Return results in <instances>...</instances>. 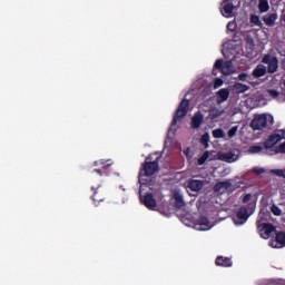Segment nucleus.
I'll use <instances>...</instances> for the list:
<instances>
[{"label":"nucleus","instance_id":"obj_1","mask_svg":"<svg viewBox=\"0 0 285 285\" xmlns=\"http://www.w3.org/2000/svg\"><path fill=\"white\" fill-rule=\"evenodd\" d=\"M189 108H190V100L184 98L174 114L171 128H175V126H177V124H179V121H181V119H184V117L188 115Z\"/></svg>","mask_w":285,"mask_h":285},{"label":"nucleus","instance_id":"obj_2","mask_svg":"<svg viewBox=\"0 0 285 285\" xmlns=\"http://www.w3.org/2000/svg\"><path fill=\"white\" fill-rule=\"evenodd\" d=\"M150 157L146 158V161L141 165L139 177H153L155 173L159 170V158L154 161H148Z\"/></svg>","mask_w":285,"mask_h":285},{"label":"nucleus","instance_id":"obj_3","mask_svg":"<svg viewBox=\"0 0 285 285\" xmlns=\"http://www.w3.org/2000/svg\"><path fill=\"white\" fill-rule=\"evenodd\" d=\"M266 126H268V116L266 114H258L250 121V128L254 130H264Z\"/></svg>","mask_w":285,"mask_h":285},{"label":"nucleus","instance_id":"obj_4","mask_svg":"<svg viewBox=\"0 0 285 285\" xmlns=\"http://www.w3.org/2000/svg\"><path fill=\"white\" fill-rule=\"evenodd\" d=\"M94 166L95 168L91 170V173H97L99 177H104V175H108L106 169L112 166V160L99 159L94 161Z\"/></svg>","mask_w":285,"mask_h":285},{"label":"nucleus","instance_id":"obj_5","mask_svg":"<svg viewBox=\"0 0 285 285\" xmlns=\"http://www.w3.org/2000/svg\"><path fill=\"white\" fill-rule=\"evenodd\" d=\"M91 196L90 199L94 202L95 206H99L101 202L106 200V193L101 189V184L98 183L95 186H91Z\"/></svg>","mask_w":285,"mask_h":285},{"label":"nucleus","instance_id":"obj_6","mask_svg":"<svg viewBox=\"0 0 285 285\" xmlns=\"http://www.w3.org/2000/svg\"><path fill=\"white\" fill-rule=\"evenodd\" d=\"M214 70H220L225 76L233 75V61L227 60L224 62V59H217L214 63Z\"/></svg>","mask_w":285,"mask_h":285},{"label":"nucleus","instance_id":"obj_7","mask_svg":"<svg viewBox=\"0 0 285 285\" xmlns=\"http://www.w3.org/2000/svg\"><path fill=\"white\" fill-rule=\"evenodd\" d=\"M262 62L267 65V72H269V75L277 72L279 68V60L275 56L265 55Z\"/></svg>","mask_w":285,"mask_h":285},{"label":"nucleus","instance_id":"obj_8","mask_svg":"<svg viewBox=\"0 0 285 285\" xmlns=\"http://www.w3.org/2000/svg\"><path fill=\"white\" fill-rule=\"evenodd\" d=\"M249 217L250 214H248V208H246V206H242L238 208L236 216L234 217V223L237 226H242V224H246V222H248Z\"/></svg>","mask_w":285,"mask_h":285},{"label":"nucleus","instance_id":"obj_9","mask_svg":"<svg viewBox=\"0 0 285 285\" xmlns=\"http://www.w3.org/2000/svg\"><path fill=\"white\" fill-rule=\"evenodd\" d=\"M257 229L263 239H269L271 234L275 233V226L271 223H257Z\"/></svg>","mask_w":285,"mask_h":285},{"label":"nucleus","instance_id":"obj_10","mask_svg":"<svg viewBox=\"0 0 285 285\" xmlns=\"http://www.w3.org/2000/svg\"><path fill=\"white\" fill-rule=\"evenodd\" d=\"M204 186H206L204 180L188 179L186 181V188L191 193H202V190H204Z\"/></svg>","mask_w":285,"mask_h":285},{"label":"nucleus","instance_id":"obj_11","mask_svg":"<svg viewBox=\"0 0 285 285\" xmlns=\"http://www.w3.org/2000/svg\"><path fill=\"white\" fill-rule=\"evenodd\" d=\"M140 202L148 208V210H155L157 208V200L151 193L146 194L145 196H140Z\"/></svg>","mask_w":285,"mask_h":285},{"label":"nucleus","instance_id":"obj_12","mask_svg":"<svg viewBox=\"0 0 285 285\" xmlns=\"http://www.w3.org/2000/svg\"><path fill=\"white\" fill-rule=\"evenodd\" d=\"M282 141V136L279 134H272L268 136V138L264 141V148L266 150L273 148L277 144Z\"/></svg>","mask_w":285,"mask_h":285},{"label":"nucleus","instance_id":"obj_13","mask_svg":"<svg viewBox=\"0 0 285 285\" xmlns=\"http://www.w3.org/2000/svg\"><path fill=\"white\" fill-rule=\"evenodd\" d=\"M222 6L220 12L223 17H233V12H235V4L229 0H225Z\"/></svg>","mask_w":285,"mask_h":285},{"label":"nucleus","instance_id":"obj_14","mask_svg":"<svg viewBox=\"0 0 285 285\" xmlns=\"http://www.w3.org/2000/svg\"><path fill=\"white\" fill-rule=\"evenodd\" d=\"M202 124H204V114L202 111H197L193 117H191V122L190 126L194 130H197L198 128L202 127Z\"/></svg>","mask_w":285,"mask_h":285},{"label":"nucleus","instance_id":"obj_15","mask_svg":"<svg viewBox=\"0 0 285 285\" xmlns=\"http://www.w3.org/2000/svg\"><path fill=\"white\" fill-rule=\"evenodd\" d=\"M215 264L216 266H222L223 268H230V266H233V261L230 257L217 256Z\"/></svg>","mask_w":285,"mask_h":285},{"label":"nucleus","instance_id":"obj_16","mask_svg":"<svg viewBox=\"0 0 285 285\" xmlns=\"http://www.w3.org/2000/svg\"><path fill=\"white\" fill-rule=\"evenodd\" d=\"M174 199H175V203H174L175 208H184V206H186V202H184V195H181V193L175 191Z\"/></svg>","mask_w":285,"mask_h":285},{"label":"nucleus","instance_id":"obj_17","mask_svg":"<svg viewBox=\"0 0 285 285\" xmlns=\"http://www.w3.org/2000/svg\"><path fill=\"white\" fill-rule=\"evenodd\" d=\"M217 102L223 104L224 101H228V97H230V91L226 88H223L217 91Z\"/></svg>","mask_w":285,"mask_h":285},{"label":"nucleus","instance_id":"obj_18","mask_svg":"<svg viewBox=\"0 0 285 285\" xmlns=\"http://www.w3.org/2000/svg\"><path fill=\"white\" fill-rule=\"evenodd\" d=\"M267 72L266 66L264 65H258L252 72L253 77H255V79H259L261 77H265Z\"/></svg>","mask_w":285,"mask_h":285},{"label":"nucleus","instance_id":"obj_19","mask_svg":"<svg viewBox=\"0 0 285 285\" xmlns=\"http://www.w3.org/2000/svg\"><path fill=\"white\" fill-rule=\"evenodd\" d=\"M196 226H199V230H208V226H210V220L208 217L202 216L198 218Z\"/></svg>","mask_w":285,"mask_h":285},{"label":"nucleus","instance_id":"obj_20","mask_svg":"<svg viewBox=\"0 0 285 285\" xmlns=\"http://www.w3.org/2000/svg\"><path fill=\"white\" fill-rule=\"evenodd\" d=\"M230 186H233V184H230V181H228V180L218 181L214 186V193H219V190H222V188H225L226 190H228V188H230Z\"/></svg>","mask_w":285,"mask_h":285},{"label":"nucleus","instance_id":"obj_21","mask_svg":"<svg viewBox=\"0 0 285 285\" xmlns=\"http://www.w3.org/2000/svg\"><path fill=\"white\" fill-rule=\"evenodd\" d=\"M263 21H264V23L269 26V28H272V26H275V21H277V13H272L269 16H265L263 18Z\"/></svg>","mask_w":285,"mask_h":285},{"label":"nucleus","instance_id":"obj_22","mask_svg":"<svg viewBox=\"0 0 285 285\" xmlns=\"http://www.w3.org/2000/svg\"><path fill=\"white\" fill-rule=\"evenodd\" d=\"M223 161H227L228 164H233V161H237V157L233 154V151L225 153L220 156Z\"/></svg>","mask_w":285,"mask_h":285},{"label":"nucleus","instance_id":"obj_23","mask_svg":"<svg viewBox=\"0 0 285 285\" xmlns=\"http://www.w3.org/2000/svg\"><path fill=\"white\" fill-rule=\"evenodd\" d=\"M258 10L259 12H268L271 10V6L268 4V0H258Z\"/></svg>","mask_w":285,"mask_h":285},{"label":"nucleus","instance_id":"obj_24","mask_svg":"<svg viewBox=\"0 0 285 285\" xmlns=\"http://www.w3.org/2000/svg\"><path fill=\"white\" fill-rule=\"evenodd\" d=\"M239 81H246L247 83H250L252 86H255V82H253V76L242 72L238 75Z\"/></svg>","mask_w":285,"mask_h":285},{"label":"nucleus","instance_id":"obj_25","mask_svg":"<svg viewBox=\"0 0 285 285\" xmlns=\"http://www.w3.org/2000/svg\"><path fill=\"white\" fill-rule=\"evenodd\" d=\"M212 135L214 139H224L226 137V134L224 132V129L217 128L212 131Z\"/></svg>","mask_w":285,"mask_h":285},{"label":"nucleus","instance_id":"obj_26","mask_svg":"<svg viewBox=\"0 0 285 285\" xmlns=\"http://www.w3.org/2000/svg\"><path fill=\"white\" fill-rule=\"evenodd\" d=\"M235 89L237 90V92L243 94V92H247V90H250V87H248V85L236 82L235 83Z\"/></svg>","mask_w":285,"mask_h":285},{"label":"nucleus","instance_id":"obj_27","mask_svg":"<svg viewBox=\"0 0 285 285\" xmlns=\"http://www.w3.org/2000/svg\"><path fill=\"white\" fill-rule=\"evenodd\" d=\"M276 242L281 247L285 246V232H278L276 234Z\"/></svg>","mask_w":285,"mask_h":285},{"label":"nucleus","instance_id":"obj_28","mask_svg":"<svg viewBox=\"0 0 285 285\" xmlns=\"http://www.w3.org/2000/svg\"><path fill=\"white\" fill-rule=\"evenodd\" d=\"M249 21L250 23H253L254 26H258L259 28H262L263 26L262 20H259V16L257 14H252Z\"/></svg>","mask_w":285,"mask_h":285},{"label":"nucleus","instance_id":"obj_29","mask_svg":"<svg viewBox=\"0 0 285 285\" xmlns=\"http://www.w3.org/2000/svg\"><path fill=\"white\" fill-rule=\"evenodd\" d=\"M210 141V135H208V132L204 134L200 138V144H203V146L205 148H208V142Z\"/></svg>","mask_w":285,"mask_h":285},{"label":"nucleus","instance_id":"obj_30","mask_svg":"<svg viewBox=\"0 0 285 285\" xmlns=\"http://www.w3.org/2000/svg\"><path fill=\"white\" fill-rule=\"evenodd\" d=\"M237 130H239L238 126H234L232 127L228 131H227V136L229 139H233V137H235V135H237Z\"/></svg>","mask_w":285,"mask_h":285},{"label":"nucleus","instance_id":"obj_31","mask_svg":"<svg viewBox=\"0 0 285 285\" xmlns=\"http://www.w3.org/2000/svg\"><path fill=\"white\" fill-rule=\"evenodd\" d=\"M264 148L262 146H256V145H253L249 147V153L252 155H256L257 153H262Z\"/></svg>","mask_w":285,"mask_h":285},{"label":"nucleus","instance_id":"obj_32","mask_svg":"<svg viewBox=\"0 0 285 285\" xmlns=\"http://www.w3.org/2000/svg\"><path fill=\"white\" fill-rule=\"evenodd\" d=\"M266 92L272 99H277V97H279V91H277V89H267Z\"/></svg>","mask_w":285,"mask_h":285},{"label":"nucleus","instance_id":"obj_33","mask_svg":"<svg viewBox=\"0 0 285 285\" xmlns=\"http://www.w3.org/2000/svg\"><path fill=\"white\" fill-rule=\"evenodd\" d=\"M271 210L275 217H279L282 215V209L277 205H272Z\"/></svg>","mask_w":285,"mask_h":285},{"label":"nucleus","instance_id":"obj_34","mask_svg":"<svg viewBox=\"0 0 285 285\" xmlns=\"http://www.w3.org/2000/svg\"><path fill=\"white\" fill-rule=\"evenodd\" d=\"M209 155L208 151H205L203 156L198 159V165L204 166L206 164V160L208 159Z\"/></svg>","mask_w":285,"mask_h":285},{"label":"nucleus","instance_id":"obj_35","mask_svg":"<svg viewBox=\"0 0 285 285\" xmlns=\"http://www.w3.org/2000/svg\"><path fill=\"white\" fill-rule=\"evenodd\" d=\"M273 175H276V177H283L285 179L284 169H273Z\"/></svg>","mask_w":285,"mask_h":285},{"label":"nucleus","instance_id":"obj_36","mask_svg":"<svg viewBox=\"0 0 285 285\" xmlns=\"http://www.w3.org/2000/svg\"><path fill=\"white\" fill-rule=\"evenodd\" d=\"M266 173V170L264 168H259V167H254L253 168V174L254 175H264Z\"/></svg>","mask_w":285,"mask_h":285},{"label":"nucleus","instance_id":"obj_37","mask_svg":"<svg viewBox=\"0 0 285 285\" xmlns=\"http://www.w3.org/2000/svg\"><path fill=\"white\" fill-rule=\"evenodd\" d=\"M276 153H285V141L276 147Z\"/></svg>","mask_w":285,"mask_h":285},{"label":"nucleus","instance_id":"obj_38","mask_svg":"<svg viewBox=\"0 0 285 285\" xmlns=\"http://www.w3.org/2000/svg\"><path fill=\"white\" fill-rule=\"evenodd\" d=\"M253 195L250 194H245V196L243 197V204H248L252 199Z\"/></svg>","mask_w":285,"mask_h":285},{"label":"nucleus","instance_id":"obj_39","mask_svg":"<svg viewBox=\"0 0 285 285\" xmlns=\"http://www.w3.org/2000/svg\"><path fill=\"white\" fill-rule=\"evenodd\" d=\"M222 115V111H219V109H214L212 111V117H219Z\"/></svg>","mask_w":285,"mask_h":285},{"label":"nucleus","instance_id":"obj_40","mask_svg":"<svg viewBox=\"0 0 285 285\" xmlns=\"http://www.w3.org/2000/svg\"><path fill=\"white\" fill-rule=\"evenodd\" d=\"M233 26H234L233 22H228V23H227V30H230V32H235V29L230 28V27H233Z\"/></svg>","mask_w":285,"mask_h":285},{"label":"nucleus","instance_id":"obj_41","mask_svg":"<svg viewBox=\"0 0 285 285\" xmlns=\"http://www.w3.org/2000/svg\"><path fill=\"white\" fill-rule=\"evenodd\" d=\"M189 153H190V148H187V149L184 150V155H186V156H188Z\"/></svg>","mask_w":285,"mask_h":285},{"label":"nucleus","instance_id":"obj_42","mask_svg":"<svg viewBox=\"0 0 285 285\" xmlns=\"http://www.w3.org/2000/svg\"><path fill=\"white\" fill-rule=\"evenodd\" d=\"M281 66H282L283 70H285V59L282 60Z\"/></svg>","mask_w":285,"mask_h":285}]
</instances>
